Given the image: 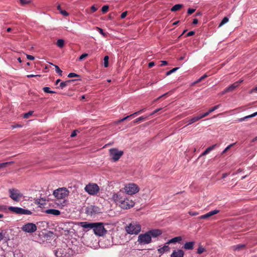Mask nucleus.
I'll return each instance as SVG.
<instances>
[{"label": "nucleus", "instance_id": "f257e3e1", "mask_svg": "<svg viewBox=\"0 0 257 257\" xmlns=\"http://www.w3.org/2000/svg\"><path fill=\"white\" fill-rule=\"evenodd\" d=\"M112 200L121 208L127 209L135 205V202L125 196L124 193L121 191L114 193L112 196Z\"/></svg>", "mask_w": 257, "mask_h": 257}, {"label": "nucleus", "instance_id": "f03ea898", "mask_svg": "<svg viewBox=\"0 0 257 257\" xmlns=\"http://www.w3.org/2000/svg\"><path fill=\"white\" fill-rule=\"evenodd\" d=\"M75 251L67 246L55 251V254L57 257H72Z\"/></svg>", "mask_w": 257, "mask_h": 257}, {"label": "nucleus", "instance_id": "7ed1b4c3", "mask_svg": "<svg viewBox=\"0 0 257 257\" xmlns=\"http://www.w3.org/2000/svg\"><path fill=\"white\" fill-rule=\"evenodd\" d=\"M69 191L66 188H59L53 191V194L58 200H65L69 195Z\"/></svg>", "mask_w": 257, "mask_h": 257}, {"label": "nucleus", "instance_id": "20e7f679", "mask_svg": "<svg viewBox=\"0 0 257 257\" xmlns=\"http://www.w3.org/2000/svg\"><path fill=\"white\" fill-rule=\"evenodd\" d=\"M124 192L130 195L137 194L140 191V187L138 185L133 183L126 184L123 188Z\"/></svg>", "mask_w": 257, "mask_h": 257}, {"label": "nucleus", "instance_id": "39448f33", "mask_svg": "<svg viewBox=\"0 0 257 257\" xmlns=\"http://www.w3.org/2000/svg\"><path fill=\"white\" fill-rule=\"evenodd\" d=\"M125 230L128 234H137L141 230V226L137 222H133L126 227Z\"/></svg>", "mask_w": 257, "mask_h": 257}, {"label": "nucleus", "instance_id": "423d86ee", "mask_svg": "<svg viewBox=\"0 0 257 257\" xmlns=\"http://www.w3.org/2000/svg\"><path fill=\"white\" fill-rule=\"evenodd\" d=\"M94 234L97 236H103L107 230L105 229L103 223L96 222L94 223V227L92 228Z\"/></svg>", "mask_w": 257, "mask_h": 257}, {"label": "nucleus", "instance_id": "0eeeda50", "mask_svg": "<svg viewBox=\"0 0 257 257\" xmlns=\"http://www.w3.org/2000/svg\"><path fill=\"white\" fill-rule=\"evenodd\" d=\"M85 191L90 195H96L99 191V187L96 183H89L84 188Z\"/></svg>", "mask_w": 257, "mask_h": 257}, {"label": "nucleus", "instance_id": "6e6552de", "mask_svg": "<svg viewBox=\"0 0 257 257\" xmlns=\"http://www.w3.org/2000/svg\"><path fill=\"white\" fill-rule=\"evenodd\" d=\"M8 209L10 211L19 215H31L32 214L30 210L18 207L10 206L8 208Z\"/></svg>", "mask_w": 257, "mask_h": 257}, {"label": "nucleus", "instance_id": "1a4fd4ad", "mask_svg": "<svg viewBox=\"0 0 257 257\" xmlns=\"http://www.w3.org/2000/svg\"><path fill=\"white\" fill-rule=\"evenodd\" d=\"M9 191L10 198L16 202H19L23 197V194L18 189H10Z\"/></svg>", "mask_w": 257, "mask_h": 257}, {"label": "nucleus", "instance_id": "9d476101", "mask_svg": "<svg viewBox=\"0 0 257 257\" xmlns=\"http://www.w3.org/2000/svg\"><path fill=\"white\" fill-rule=\"evenodd\" d=\"M109 153L113 161L116 162L122 156L123 152L116 148H112L109 150Z\"/></svg>", "mask_w": 257, "mask_h": 257}, {"label": "nucleus", "instance_id": "9b49d317", "mask_svg": "<svg viewBox=\"0 0 257 257\" xmlns=\"http://www.w3.org/2000/svg\"><path fill=\"white\" fill-rule=\"evenodd\" d=\"M151 241L152 239L148 232L145 233L141 234L138 236V242L140 244H149Z\"/></svg>", "mask_w": 257, "mask_h": 257}, {"label": "nucleus", "instance_id": "f8f14e48", "mask_svg": "<svg viewBox=\"0 0 257 257\" xmlns=\"http://www.w3.org/2000/svg\"><path fill=\"white\" fill-rule=\"evenodd\" d=\"M22 230L27 233H33L37 229L36 225L33 223H27L21 227Z\"/></svg>", "mask_w": 257, "mask_h": 257}, {"label": "nucleus", "instance_id": "ddd939ff", "mask_svg": "<svg viewBox=\"0 0 257 257\" xmlns=\"http://www.w3.org/2000/svg\"><path fill=\"white\" fill-rule=\"evenodd\" d=\"M243 81V80H240L238 81H236L230 85L228 87L226 88L222 92V94H224L225 93L229 91H231L233 90L235 88L238 87L240 83H241Z\"/></svg>", "mask_w": 257, "mask_h": 257}, {"label": "nucleus", "instance_id": "4468645a", "mask_svg": "<svg viewBox=\"0 0 257 257\" xmlns=\"http://www.w3.org/2000/svg\"><path fill=\"white\" fill-rule=\"evenodd\" d=\"M148 232L149 234L151 239L152 237H157L162 233L161 230L158 229H152L148 231Z\"/></svg>", "mask_w": 257, "mask_h": 257}, {"label": "nucleus", "instance_id": "2eb2a0df", "mask_svg": "<svg viewBox=\"0 0 257 257\" xmlns=\"http://www.w3.org/2000/svg\"><path fill=\"white\" fill-rule=\"evenodd\" d=\"M219 212V210L216 209V210H212L204 215L200 216L199 217V219H207L212 215L217 214Z\"/></svg>", "mask_w": 257, "mask_h": 257}, {"label": "nucleus", "instance_id": "dca6fc26", "mask_svg": "<svg viewBox=\"0 0 257 257\" xmlns=\"http://www.w3.org/2000/svg\"><path fill=\"white\" fill-rule=\"evenodd\" d=\"M45 212L48 214H51L54 216H58L60 215L61 212L59 210L55 209H49L45 211Z\"/></svg>", "mask_w": 257, "mask_h": 257}, {"label": "nucleus", "instance_id": "f3484780", "mask_svg": "<svg viewBox=\"0 0 257 257\" xmlns=\"http://www.w3.org/2000/svg\"><path fill=\"white\" fill-rule=\"evenodd\" d=\"M184 252L181 249L174 250L171 255V257H183Z\"/></svg>", "mask_w": 257, "mask_h": 257}, {"label": "nucleus", "instance_id": "a211bd4d", "mask_svg": "<svg viewBox=\"0 0 257 257\" xmlns=\"http://www.w3.org/2000/svg\"><path fill=\"white\" fill-rule=\"evenodd\" d=\"M79 225L84 228L92 229L94 227V223H89L88 222H81Z\"/></svg>", "mask_w": 257, "mask_h": 257}, {"label": "nucleus", "instance_id": "6ab92c4d", "mask_svg": "<svg viewBox=\"0 0 257 257\" xmlns=\"http://www.w3.org/2000/svg\"><path fill=\"white\" fill-rule=\"evenodd\" d=\"M97 209V207L91 206L87 208L86 212L88 215H92L96 213Z\"/></svg>", "mask_w": 257, "mask_h": 257}, {"label": "nucleus", "instance_id": "aec40b11", "mask_svg": "<svg viewBox=\"0 0 257 257\" xmlns=\"http://www.w3.org/2000/svg\"><path fill=\"white\" fill-rule=\"evenodd\" d=\"M194 241L187 242L184 244L183 247L185 249L191 250L194 248Z\"/></svg>", "mask_w": 257, "mask_h": 257}, {"label": "nucleus", "instance_id": "412c9836", "mask_svg": "<svg viewBox=\"0 0 257 257\" xmlns=\"http://www.w3.org/2000/svg\"><path fill=\"white\" fill-rule=\"evenodd\" d=\"M216 144H215L214 145H212L208 148H207L205 151H204L199 156V157H201L202 156H204L209 153L211 151L214 149L215 146H216Z\"/></svg>", "mask_w": 257, "mask_h": 257}, {"label": "nucleus", "instance_id": "4be33fe9", "mask_svg": "<svg viewBox=\"0 0 257 257\" xmlns=\"http://www.w3.org/2000/svg\"><path fill=\"white\" fill-rule=\"evenodd\" d=\"M169 244H165L163 247L158 249V252L161 254L164 253L165 252L169 251L170 247L168 246Z\"/></svg>", "mask_w": 257, "mask_h": 257}, {"label": "nucleus", "instance_id": "5701e85b", "mask_svg": "<svg viewBox=\"0 0 257 257\" xmlns=\"http://www.w3.org/2000/svg\"><path fill=\"white\" fill-rule=\"evenodd\" d=\"M182 240V238L181 236H177L174 237L171 239H170L166 244H170V243H174L176 242H180V241Z\"/></svg>", "mask_w": 257, "mask_h": 257}, {"label": "nucleus", "instance_id": "b1692460", "mask_svg": "<svg viewBox=\"0 0 257 257\" xmlns=\"http://www.w3.org/2000/svg\"><path fill=\"white\" fill-rule=\"evenodd\" d=\"M245 245L244 244H239L232 246V249L234 251H239L240 250L243 249L245 247Z\"/></svg>", "mask_w": 257, "mask_h": 257}, {"label": "nucleus", "instance_id": "393cba45", "mask_svg": "<svg viewBox=\"0 0 257 257\" xmlns=\"http://www.w3.org/2000/svg\"><path fill=\"white\" fill-rule=\"evenodd\" d=\"M35 203L40 205V206H43L46 204V200L43 198L38 199L35 200Z\"/></svg>", "mask_w": 257, "mask_h": 257}, {"label": "nucleus", "instance_id": "a878e982", "mask_svg": "<svg viewBox=\"0 0 257 257\" xmlns=\"http://www.w3.org/2000/svg\"><path fill=\"white\" fill-rule=\"evenodd\" d=\"M57 10L58 11V13L59 14L63 15L64 16H67L69 15L65 10H62L59 5L57 7Z\"/></svg>", "mask_w": 257, "mask_h": 257}, {"label": "nucleus", "instance_id": "bb28decb", "mask_svg": "<svg viewBox=\"0 0 257 257\" xmlns=\"http://www.w3.org/2000/svg\"><path fill=\"white\" fill-rule=\"evenodd\" d=\"M183 7V5L181 4H177L174 6L171 9L172 12H175L180 10Z\"/></svg>", "mask_w": 257, "mask_h": 257}, {"label": "nucleus", "instance_id": "cd10ccee", "mask_svg": "<svg viewBox=\"0 0 257 257\" xmlns=\"http://www.w3.org/2000/svg\"><path fill=\"white\" fill-rule=\"evenodd\" d=\"M72 80H68L65 82H62L60 83L59 85V87L61 89H63L65 87H66L68 84Z\"/></svg>", "mask_w": 257, "mask_h": 257}, {"label": "nucleus", "instance_id": "c85d7f7f", "mask_svg": "<svg viewBox=\"0 0 257 257\" xmlns=\"http://www.w3.org/2000/svg\"><path fill=\"white\" fill-rule=\"evenodd\" d=\"M229 21V19L228 17H224L223 20L221 21L220 23L219 24L218 27H221L225 24L227 23Z\"/></svg>", "mask_w": 257, "mask_h": 257}, {"label": "nucleus", "instance_id": "c756f323", "mask_svg": "<svg viewBox=\"0 0 257 257\" xmlns=\"http://www.w3.org/2000/svg\"><path fill=\"white\" fill-rule=\"evenodd\" d=\"M31 2V0H20V4L22 6H25L29 4Z\"/></svg>", "mask_w": 257, "mask_h": 257}, {"label": "nucleus", "instance_id": "7c9ffc66", "mask_svg": "<svg viewBox=\"0 0 257 257\" xmlns=\"http://www.w3.org/2000/svg\"><path fill=\"white\" fill-rule=\"evenodd\" d=\"M198 120V118L197 116H194L192 118H191L190 119L188 120V125H190L197 121Z\"/></svg>", "mask_w": 257, "mask_h": 257}, {"label": "nucleus", "instance_id": "2f4dec72", "mask_svg": "<svg viewBox=\"0 0 257 257\" xmlns=\"http://www.w3.org/2000/svg\"><path fill=\"white\" fill-rule=\"evenodd\" d=\"M57 45L60 48L63 47L64 45V40L62 39H59L57 42Z\"/></svg>", "mask_w": 257, "mask_h": 257}, {"label": "nucleus", "instance_id": "473e14b6", "mask_svg": "<svg viewBox=\"0 0 257 257\" xmlns=\"http://www.w3.org/2000/svg\"><path fill=\"white\" fill-rule=\"evenodd\" d=\"M108 59L109 57L108 56H105L104 57L103 60H104V66L105 67H107L108 66Z\"/></svg>", "mask_w": 257, "mask_h": 257}, {"label": "nucleus", "instance_id": "72a5a7b5", "mask_svg": "<svg viewBox=\"0 0 257 257\" xmlns=\"http://www.w3.org/2000/svg\"><path fill=\"white\" fill-rule=\"evenodd\" d=\"M55 68V71L56 73H57L60 76H62V71L60 69V68L57 65H54Z\"/></svg>", "mask_w": 257, "mask_h": 257}, {"label": "nucleus", "instance_id": "f704fd0d", "mask_svg": "<svg viewBox=\"0 0 257 257\" xmlns=\"http://www.w3.org/2000/svg\"><path fill=\"white\" fill-rule=\"evenodd\" d=\"M44 91L46 93H55V92L53 91H51L50 90V88L48 87H45L43 88Z\"/></svg>", "mask_w": 257, "mask_h": 257}, {"label": "nucleus", "instance_id": "c9c22d12", "mask_svg": "<svg viewBox=\"0 0 257 257\" xmlns=\"http://www.w3.org/2000/svg\"><path fill=\"white\" fill-rule=\"evenodd\" d=\"M220 106H221L220 104L215 105L214 106L212 107L209 110V112L211 113L212 112L214 111L216 109H218Z\"/></svg>", "mask_w": 257, "mask_h": 257}, {"label": "nucleus", "instance_id": "e433bc0d", "mask_svg": "<svg viewBox=\"0 0 257 257\" xmlns=\"http://www.w3.org/2000/svg\"><path fill=\"white\" fill-rule=\"evenodd\" d=\"M178 69H179V68H178V67H176V68H174L172 69V70L167 72L166 75L167 76L170 75L172 73H173L175 72V71H176Z\"/></svg>", "mask_w": 257, "mask_h": 257}, {"label": "nucleus", "instance_id": "4c0bfd02", "mask_svg": "<svg viewBox=\"0 0 257 257\" xmlns=\"http://www.w3.org/2000/svg\"><path fill=\"white\" fill-rule=\"evenodd\" d=\"M235 144V143H233V144H230L229 145H228L222 152V154H224L230 148H231L232 147H233L234 145Z\"/></svg>", "mask_w": 257, "mask_h": 257}, {"label": "nucleus", "instance_id": "58836bf2", "mask_svg": "<svg viewBox=\"0 0 257 257\" xmlns=\"http://www.w3.org/2000/svg\"><path fill=\"white\" fill-rule=\"evenodd\" d=\"M130 116H131L130 115H128V116H127L126 117H124L122 118V119H120L118 120L117 121H115V123L116 124H118L119 123H120V122H121L126 120L127 119H128Z\"/></svg>", "mask_w": 257, "mask_h": 257}, {"label": "nucleus", "instance_id": "ea45409f", "mask_svg": "<svg viewBox=\"0 0 257 257\" xmlns=\"http://www.w3.org/2000/svg\"><path fill=\"white\" fill-rule=\"evenodd\" d=\"M109 7L107 5L103 6L101 9L102 12L104 14L108 11Z\"/></svg>", "mask_w": 257, "mask_h": 257}, {"label": "nucleus", "instance_id": "a19ab883", "mask_svg": "<svg viewBox=\"0 0 257 257\" xmlns=\"http://www.w3.org/2000/svg\"><path fill=\"white\" fill-rule=\"evenodd\" d=\"M33 113V111H29L27 113H26L24 114V117L25 118H29L30 116H31L32 115Z\"/></svg>", "mask_w": 257, "mask_h": 257}, {"label": "nucleus", "instance_id": "79ce46f5", "mask_svg": "<svg viewBox=\"0 0 257 257\" xmlns=\"http://www.w3.org/2000/svg\"><path fill=\"white\" fill-rule=\"evenodd\" d=\"M205 251V248L202 246H200L197 249V253L199 254H201L203 253Z\"/></svg>", "mask_w": 257, "mask_h": 257}, {"label": "nucleus", "instance_id": "37998d69", "mask_svg": "<svg viewBox=\"0 0 257 257\" xmlns=\"http://www.w3.org/2000/svg\"><path fill=\"white\" fill-rule=\"evenodd\" d=\"M196 11V9H193V8H189L187 10V14L188 15H192L195 11Z\"/></svg>", "mask_w": 257, "mask_h": 257}, {"label": "nucleus", "instance_id": "c03bdc74", "mask_svg": "<svg viewBox=\"0 0 257 257\" xmlns=\"http://www.w3.org/2000/svg\"><path fill=\"white\" fill-rule=\"evenodd\" d=\"M11 163V162H5V163H0V169L7 167L8 165H9Z\"/></svg>", "mask_w": 257, "mask_h": 257}, {"label": "nucleus", "instance_id": "a18cd8bd", "mask_svg": "<svg viewBox=\"0 0 257 257\" xmlns=\"http://www.w3.org/2000/svg\"><path fill=\"white\" fill-rule=\"evenodd\" d=\"M257 115V112H255L250 115H247V116H244V119L245 120H246L247 118H251V117H254L255 116Z\"/></svg>", "mask_w": 257, "mask_h": 257}, {"label": "nucleus", "instance_id": "49530a36", "mask_svg": "<svg viewBox=\"0 0 257 257\" xmlns=\"http://www.w3.org/2000/svg\"><path fill=\"white\" fill-rule=\"evenodd\" d=\"M88 56V54L83 53L79 58V61H82L85 58Z\"/></svg>", "mask_w": 257, "mask_h": 257}, {"label": "nucleus", "instance_id": "de8ad7c7", "mask_svg": "<svg viewBox=\"0 0 257 257\" xmlns=\"http://www.w3.org/2000/svg\"><path fill=\"white\" fill-rule=\"evenodd\" d=\"M146 111V108H143V109H141V110H139L138 111L136 112H135L134 113H133V114H132L130 115V116H132V115H135V114H141V113H142V112H144V111Z\"/></svg>", "mask_w": 257, "mask_h": 257}, {"label": "nucleus", "instance_id": "09e8293b", "mask_svg": "<svg viewBox=\"0 0 257 257\" xmlns=\"http://www.w3.org/2000/svg\"><path fill=\"white\" fill-rule=\"evenodd\" d=\"M147 117H144V116H141V117H139V118H137L135 121H134L135 123H136V122H138V121H142V120H144V119H145Z\"/></svg>", "mask_w": 257, "mask_h": 257}, {"label": "nucleus", "instance_id": "8fccbe9b", "mask_svg": "<svg viewBox=\"0 0 257 257\" xmlns=\"http://www.w3.org/2000/svg\"><path fill=\"white\" fill-rule=\"evenodd\" d=\"M96 29L102 36H103L104 37H105L106 36V34L103 32V30L102 29L98 27H96Z\"/></svg>", "mask_w": 257, "mask_h": 257}, {"label": "nucleus", "instance_id": "3c124183", "mask_svg": "<svg viewBox=\"0 0 257 257\" xmlns=\"http://www.w3.org/2000/svg\"><path fill=\"white\" fill-rule=\"evenodd\" d=\"M76 76H78V75L74 73H70L68 75V77L69 78H72Z\"/></svg>", "mask_w": 257, "mask_h": 257}, {"label": "nucleus", "instance_id": "603ef678", "mask_svg": "<svg viewBox=\"0 0 257 257\" xmlns=\"http://www.w3.org/2000/svg\"><path fill=\"white\" fill-rule=\"evenodd\" d=\"M162 109V108H159L158 109H156L155 110H154V111H153L152 113H151L149 116H151V115H153L154 114H155L156 113L158 112V111H159L160 110H161Z\"/></svg>", "mask_w": 257, "mask_h": 257}, {"label": "nucleus", "instance_id": "864d4df0", "mask_svg": "<svg viewBox=\"0 0 257 257\" xmlns=\"http://www.w3.org/2000/svg\"><path fill=\"white\" fill-rule=\"evenodd\" d=\"M207 77V75H203L202 76H201L199 79H198L196 82L195 83H198L199 82H200L201 80H202L203 79H204L205 78H206Z\"/></svg>", "mask_w": 257, "mask_h": 257}, {"label": "nucleus", "instance_id": "5fc2aeb1", "mask_svg": "<svg viewBox=\"0 0 257 257\" xmlns=\"http://www.w3.org/2000/svg\"><path fill=\"white\" fill-rule=\"evenodd\" d=\"M26 56H27V58L29 60H34L35 59V57L32 55L27 54Z\"/></svg>", "mask_w": 257, "mask_h": 257}, {"label": "nucleus", "instance_id": "6e6d98bb", "mask_svg": "<svg viewBox=\"0 0 257 257\" xmlns=\"http://www.w3.org/2000/svg\"><path fill=\"white\" fill-rule=\"evenodd\" d=\"M41 76L40 75H33V74H30L27 75V77L30 78V77H40Z\"/></svg>", "mask_w": 257, "mask_h": 257}, {"label": "nucleus", "instance_id": "4d7b16f0", "mask_svg": "<svg viewBox=\"0 0 257 257\" xmlns=\"http://www.w3.org/2000/svg\"><path fill=\"white\" fill-rule=\"evenodd\" d=\"M195 34V32L194 31H190L189 32H188L187 35H186V36L187 37H190V36H193Z\"/></svg>", "mask_w": 257, "mask_h": 257}, {"label": "nucleus", "instance_id": "13d9d810", "mask_svg": "<svg viewBox=\"0 0 257 257\" xmlns=\"http://www.w3.org/2000/svg\"><path fill=\"white\" fill-rule=\"evenodd\" d=\"M188 213L191 216H196L198 214V213L197 212L189 211Z\"/></svg>", "mask_w": 257, "mask_h": 257}, {"label": "nucleus", "instance_id": "bf43d9fd", "mask_svg": "<svg viewBox=\"0 0 257 257\" xmlns=\"http://www.w3.org/2000/svg\"><path fill=\"white\" fill-rule=\"evenodd\" d=\"M168 93H165V94H163L162 95L159 96L156 99H155L154 100V101L155 102V101L158 100L159 99H160V98H162V97L167 96L168 95Z\"/></svg>", "mask_w": 257, "mask_h": 257}, {"label": "nucleus", "instance_id": "052dcab7", "mask_svg": "<svg viewBox=\"0 0 257 257\" xmlns=\"http://www.w3.org/2000/svg\"><path fill=\"white\" fill-rule=\"evenodd\" d=\"M160 62L161 63L160 65L161 66H165L168 64V62L166 61H161Z\"/></svg>", "mask_w": 257, "mask_h": 257}, {"label": "nucleus", "instance_id": "680f3d73", "mask_svg": "<svg viewBox=\"0 0 257 257\" xmlns=\"http://www.w3.org/2000/svg\"><path fill=\"white\" fill-rule=\"evenodd\" d=\"M155 65V63L154 62H151L149 63L148 64V67L149 68H151L153 66H154Z\"/></svg>", "mask_w": 257, "mask_h": 257}, {"label": "nucleus", "instance_id": "e2e57ef3", "mask_svg": "<svg viewBox=\"0 0 257 257\" xmlns=\"http://www.w3.org/2000/svg\"><path fill=\"white\" fill-rule=\"evenodd\" d=\"M97 8L96 7H95L94 6H92L91 7V11L92 12H95L96 10H97Z\"/></svg>", "mask_w": 257, "mask_h": 257}, {"label": "nucleus", "instance_id": "0e129e2a", "mask_svg": "<svg viewBox=\"0 0 257 257\" xmlns=\"http://www.w3.org/2000/svg\"><path fill=\"white\" fill-rule=\"evenodd\" d=\"M76 131H74L71 134V137H74L76 136Z\"/></svg>", "mask_w": 257, "mask_h": 257}, {"label": "nucleus", "instance_id": "69168bd1", "mask_svg": "<svg viewBox=\"0 0 257 257\" xmlns=\"http://www.w3.org/2000/svg\"><path fill=\"white\" fill-rule=\"evenodd\" d=\"M128 14L127 11H124L123 13H121L120 16H126Z\"/></svg>", "mask_w": 257, "mask_h": 257}, {"label": "nucleus", "instance_id": "338daca9", "mask_svg": "<svg viewBox=\"0 0 257 257\" xmlns=\"http://www.w3.org/2000/svg\"><path fill=\"white\" fill-rule=\"evenodd\" d=\"M4 237V235L3 233V232H0V242L3 239Z\"/></svg>", "mask_w": 257, "mask_h": 257}, {"label": "nucleus", "instance_id": "774afa93", "mask_svg": "<svg viewBox=\"0 0 257 257\" xmlns=\"http://www.w3.org/2000/svg\"><path fill=\"white\" fill-rule=\"evenodd\" d=\"M7 209L6 206H0V210H3Z\"/></svg>", "mask_w": 257, "mask_h": 257}]
</instances>
